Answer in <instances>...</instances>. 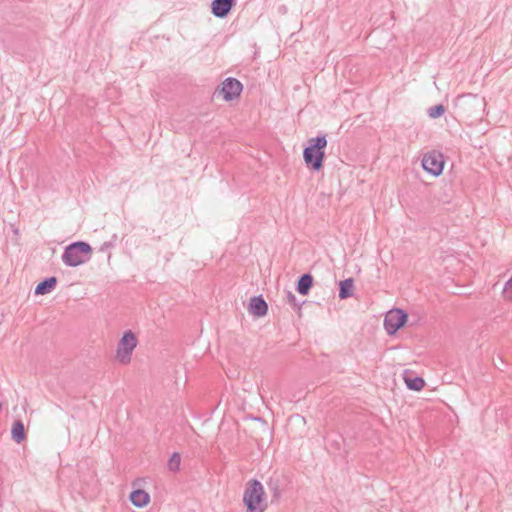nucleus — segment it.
<instances>
[{
	"mask_svg": "<svg viewBox=\"0 0 512 512\" xmlns=\"http://www.w3.org/2000/svg\"><path fill=\"white\" fill-rule=\"evenodd\" d=\"M243 504L246 512H265L267 505V497L262 483L257 479H250L243 492Z\"/></svg>",
	"mask_w": 512,
	"mask_h": 512,
	"instance_id": "f257e3e1",
	"label": "nucleus"
},
{
	"mask_svg": "<svg viewBox=\"0 0 512 512\" xmlns=\"http://www.w3.org/2000/svg\"><path fill=\"white\" fill-rule=\"evenodd\" d=\"M327 146L326 135H318L308 140V146L303 150V159L307 167L314 171H320L323 168L325 158L324 149Z\"/></svg>",
	"mask_w": 512,
	"mask_h": 512,
	"instance_id": "f03ea898",
	"label": "nucleus"
},
{
	"mask_svg": "<svg viewBox=\"0 0 512 512\" xmlns=\"http://www.w3.org/2000/svg\"><path fill=\"white\" fill-rule=\"evenodd\" d=\"M92 257L91 246L84 241H76L65 247L62 261L68 267H77L88 262Z\"/></svg>",
	"mask_w": 512,
	"mask_h": 512,
	"instance_id": "7ed1b4c3",
	"label": "nucleus"
},
{
	"mask_svg": "<svg viewBox=\"0 0 512 512\" xmlns=\"http://www.w3.org/2000/svg\"><path fill=\"white\" fill-rule=\"evenodd\" d=\"M137 343L138 341L135 334L130 330L126 331L117 346V360L122 364H128L131 361V355Z\"/></svg>",
	"mask_w": 512,
	"mask_h": 512,
	"instance_id": "20e7f679",
	"label": "nucleus"
},
{
	"mask_svg": "<svg viewBox=\"0 0 512 512\" xmlns=\"http://www.w3.org/2000/svg\"><path fill=\"white\" fill-rule=\"evenodd\" d=\"M456 106L468 117L476 115L484 106V98L474 94H464L457 98Z\"/></svg>",
	"mask_w": 512,
	"mask_h": 512,
	"instance_id": "39448f33",
	"label": "nucleus"
},
{
	"mask_svg": "<svg viewBox=\"0 0 512 512\" xmlns=\"http://www.w3.org/2000/svg\"><path fill=\"white\" fill-rule=\"evenodd\" d=\"M407 314L399 308L387 312L384 319V328L389 335L395 334L407 321Z\"/></svg>",
	"mask_w": 512,
	"mask_h": 512,
	"instance_id": "423d86ee",
	"label": "nucleus"
},
{
	"mask_svg": "<svg viewBox=\"0 0 512 512\" xmlns=\"http://www.w3.org/2000/svg\"><path fill=\"white\" fill-rule=\"evenodd\" d=\"M423 169L433 176H439L443 172L444 157L440 152L426 153L422 158Z\"/></svg>",
	"mask_w": 512,
	"mask_h": 512,
	"instance_id": "0eeeda50",
	"label": "nucleus"
},
{
	"mask_svg": "<svg viewBox=\"0 0 512 512\" xmlns=\"http://www.w3.org/2000/svg\"><path fill=\"white\" fill-rule=\"evenodd\" d=\"M242 89L243 85L239 80L233 77H228L222 82L218 91L222 94L225 101H231L240 96Z\"/></svg>",
	"mask_w": 512,
	"mask_h": 512,
	"instance_id": "6e6552de",
	"label": "nucleus"
},
{
	"mask_svg": "<svg viewBox=\"0 0 512 512\" xmlns=\"http://www.w3.org/2000/svg\"><path fill=\"white\" fill-rule=\"evenodd\" d=\"M235 5L236 0H213L211 3V13L215 17L222 19L229 15Z\"/></svg>",
	"mask_w": 512,
	"mask_h": 512,
	"instance_id": "1a4fd4ad",
	"label": "nucleus"
},
{
	"mask_svg": "<svg viewBox=\"0 0 512 512\" xmlns=\"http://www.w3.org/2000/svg\"><path fill=\"white\" fill-rule=\"evenodd\" d=\"M267 310H268L267 303L261 295L254 296L250 299L249 311L254 316L262 317V316L266 315Z\"/></svg>",
	"mask_w": 512,
	"mask_h": 512,
	"instance_id": "9d476101",
	"label": "nucleus"
},
{
	"mask_svg": "<svg viewBox=\"0 0 512 512\" xmlns=\"http://www.w3.org/2000/svg\"><path fill=\"white\" fill-rule=\"evenodd\" d=\"M130 501L138 508L145 507L150 502V495L141 489H137L131 492Z\"/></svg>",
	"mask_w": 512,
	"mask_h": 512,
	"instance_id": "9b49d317",
	"label": "nucleus"
},
{
	"mask_svg": "<svg viewBox=\"0 0 512 512\" xmlns=\"http://www.w3.org/2000/svg\"><path fill=\"white\" fill-rule=\"evenodd\" d=\"M313 285V277L309 273L301 275L297 282V292L301 295H307Z\"/></svg>",
	"mask_w": 512,
	"mask_h": 512,
	"instance_id": "f8f14e48",
	"label": "nucleus"
},
{
	"mask_svg": "<svg viewBox=\"0 0 512 512\" xmlns=\"http://www.w3.org/2000/svg\"><path fill=\"white\" fill-rule=\"evenodd\" d=\"M57 284L55 277L45 278L43 281L37 284L34 293L36 295H44L52 291Z\"/></svg>",
	"mask_w": 512,
	"mask_h": 512,
	"instance_id": "ddd939ff",
	"label": "nucleus"
},
{
	"mask_svg": "<svg viewBox=\"0 0 512 512\" xmlns=\"http://www.w3.org/2000/svg\"><path fill=\"white\" fill-rule=\"evenodd\" d=\"M354 280L347 278L339 283V298L347 299L353 295Z\"/></svg>",
	"mask_w": 512,
	"mask_h": 512,
	"instance_id": "4468645a",
	"label": "nucleus"
},
{
	"mask_svg": "<svg viewBox=\"0 0 512 512\" xmlns=\"http://www.w3.org/2000/svg\"><path fill=\"white\" fill-rule=\"evenodd\" d=\"M11 437L16 443H21L25 438V428L21 420H16L11 429Z\"/></svg>",
	"mask_w": 512,
	"mask_h": 512,
	"instance_id": "2eb2a0df",
	"label": "nucleus"
},
{
	"mask_svg": "<svg viewBox=\"0 0 512 512\" xmlns=\"http://www.w3.org/2000/svg\"><path fill=\"white\" fill-rule=\"evenodd\" d=\"M404 380L407 388L413 391H420L425 385L423 378L418 376L410 377L407 375V373L404 376Z\"/></svg>",
	"mask_w": 512,
	"mask_h": 512,
	"instance_id": "dca6fc26",
	"label": "nucleus"
},
{
	"mask_svg": "<svg viewBox=\"0 0 512 512\" xmlns=\"http://www.w3.org/2000/svg\"><path fill=\"white\" fill-rule=\"evenodd\" d=\"M181 456L178 452H174L168 460V469L172 472H177L180 469Z\"/></svg>",
	"mask_w": 512,
	"mask_h": 512,
	"instance_id": "f3484780",
	"label": "nucleus"
},
{
	"mask_svg": "<svg viewBox=\"0 0 512 512\" xmlns=\"http://www.w3.org/2000/svg\"><path fill=\"white\" fill-rule=\"evenodd\" d=\"M445 112V108L442 104L432 106L428 109V115L430 118L435 119L442 116Z\"/></svg>",
	"mask_w": 512,
	"mask_h": 512,
	"instance_id": "a211bd4d",
	"label": "nucleus"
},
{
	"mask_svg": "<svg viewBox=\"0 0 512 512\" xmlns=\"http://www.w3.org/2000/svg\"><path fill=\"white\" fill-rule=\"evenodd\" d=\"M289 303L296 305V296L292 292L287 293Z\"/></svg>",
	"mask_w": 512,
	"mask_h": 512,
	"instance_id": "6ab92c4d",
	"label": "nucleus"
}]
</instances>
